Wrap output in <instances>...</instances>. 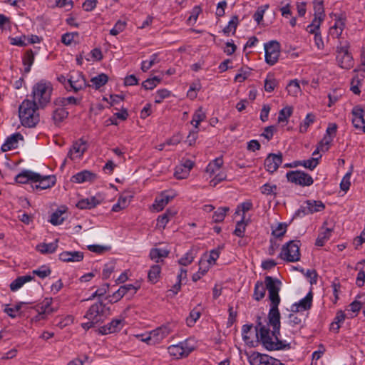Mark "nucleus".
Wrapping results in <instances>:
<instances>
[{"label": "nucleus", "mask_w": 365, "mask_h": 365, "mask_svg": "<svg viewBox=\"0 0 365 365\" xmlns=\"http://www.w3.org/2000/svg\"><path fill=\"white\" fill-rule=\"evenodd\" d=\"M34 277L31 275H24L18 277L10 284V289L13 292L19 289L25 283L31 281Z\"/></svg>", "instance_id": "obj_32"}, {"label": "nucleus", "mask_w": 365, "mask_h": 365, "mask_svg": "<svg viewBox=\"0 0 365 365\" xmlns=\"http://www.w3.org/2000/svg\"><path fill=\"white\" fill-rule=\"evenodd\" d=\"M194 349V346L187 339L168 346V351L173 359H178L187 357Z\"/></svg>", "instance_id": "obj_7"}, {"label": "nucleus", "mask_w": 365, "mask_h": 365, "mask_svg": "<svg viewBox=\"0 0 365 365\" xmlns=\"http://www.w3.org/2000/svg\"><path fill=\"white\" fill-rule=\"evenodd\" d=\"M265 51V62L269 65H274L279 59L280 55V44L278 41L272 40L264 45Z\"/></svg>", "instance_id": "obj_11"}, {"label": "nucleus", "mask_w": 365, "mask_h": 365, "mask_svg": "<svg viewBox=\"0 0 365 365\" xmlns=\"http://www.w3.org/2000/svg\"><path fill=\"white\" fill-rule=\"evenodd\" d=\"M81 102L80 98H76L73 96L67 98H58L54 101V103L56 106H66V105H78Z\"/></svg>", "instance_id": "obj_44"}, {"label": "nucleus", "mask_w": 365, "mask_h": 365, "mask_svg": "<svg viewBox=\"0 0 365 365\" xmlns=\"http://www.w3.org/2000/svg\"><path fill=\"white\" fill-rule=\"evenodd\" d=\"M170 251L166 249L153 248L150 251L149 256L151 259L155 260L157 263L163 262L160 258H165L168 256Z\"/></svg>", "instance_id": "obj_30"}, {"label": "nucleus", "mask_w": 365, "mask_h": 365, "mask_svg": "<svg viewBox=\"0 0 365 365\" xmlns=\"http://www.w3.org/2000/svg\"><path fill=\"white\" fill-rule=\"evenodd\" d=\"M36 53L31 49L27 50L22 58V62L24 66V73H28L31 71V66L34 63Z\"/></svg>", "instance_id": "obj_28"}, {"label": "nucleus", "mask_w": 365, "mask_h": 365, "mask_svg": "<svg viewBox=\"0 0 365 365\" xmlns=\"http://www.w3.org/2000/svg\"><path fill=\"white\" fill-rule=\"evenodd\" d=\"M240 23L239 18L237 15H235L232 17L230 21L228 22V24L223 29V33L229 36L230 33L234 35L236 32L237 27Z\"/></svg>", "instance_id": "obj_41"}, {"label": "nucleus", "mask_w": 365, "mask_h": 365, "mask_svg": "<svg viewBox=\"0 0 365 365\" xmlns=\"http://www.w3.org/2000/svg\"><path fill=\"white\" fill-rule=\"evenodd\" d=\"M287 227L286 223H279L274 229L272 228V234L276 237H281L286 232Z\"/></svg>", "instance_id": "obj_63"}, {"label": "nucleus", "mask_w": 365, "mask_h": 365, "mask_svg": "<svg viewBox=\"0 0 365 365\" xmlns=\"http://www.w3.org/2000/svg\"><path fill=\"white\" fill-rule=\"evenodd\" d=\"M265 293L264 283L262 281H257L255 284L253 298L257 301H259L264 297Z\"/></svg>", "instance_id": "obj_38"}, {"label": "nucleus", "mask_w": 365, "mask_h": 365, "mask_svg": "<svg viewBox=\"0 0 365 365\" xmlns=\"http://www.w3.org/2000/svg\"><path fill=\"white\" fill-rule=\"evenodd\" d=\"M194 255L192 251H189L185 253L179 260L178 263L183 266H187L191 264L194 260Z\"/></svg>", "instance_id": "obj_62"}, {"label": "nucleus", "mask_w": 365, "mask_h": 365, "mask_svg": "<svg viewBox=\"0 0 365 365\" xmlns=\"http://www.w3.org/2000/svg\"><path fill=\"white\" fill-rule=\"evenodd\" d=\"M293 108L292 106H286L279 112L277 120L279 123L287 122L288 118L292 115Z\"/></svg>", "instance_id": "obj_49"}, {"label": "nucleus", "mask_w": 365, "mask_h": 365, "mask_svg": "<svg viewBox=\"0 0 365 365\" xmlns=\"http://www.w3.org/2000/svg\"><path fill=\"white\" fill-rule=\"evenodd\" d=\"M301 243L299 240H291L282 247L279 257L289 262H298L300 259L299 251Z\"/></svg>", "instance_id": "obj_5"}, {"label": "nucleus", "mask_w": 365, "mask_h": 365, "mask_svg": "<svg viewBox=\"0 0 365 365\" xmlns=\"http://www.w3.org/2000/svg\"><path fill=\"white\" fill-rule=\"evenodd\" d=\"M128 205L127 197L120 196L118 198L117 203L114 204L112 207L113 212H119L125 208Z\"/></svg>", "instance_id": "obj_55"}, {"label": "nucleus", "mask_w": 365, "mask_h": 365, "mask_svg": "<svg viewBox=\"0 0 365 365\" xmlns=\"http://www.w3.org/2000/svg\"><path fill=\"white\" fill-rule=\"evenodd\" d=\"M58 240L56 239L51 243H41L36 246V250L41 254H51L58 248Z\"/></svg>", "instance_id": "obj_27"}, {"label": "nucleus", "mask_w": 365, "mask_h": 365, "mask_svg": "<svg viewBox=\"0 0 365 365\" xmlns=\"http://www.w3.org/2000/svg\"><path fill=\"white\" fill-rule=\"evenodd\" d=\"M331 232V229L325 228L323 225L322 227L321 228V232H319L316 240L315 245L319 247H322L324 245V243L329 240Z\"/></svg>", "instance_id": "obj_34"}, {"label": "nucleus", "mask_w": 365, "mask_h": 365, "mask_svg": "<svg viewBox=\"0 0 365 365\" xmlns=\"http://www.w3.org/2000/svg\"><path fill=\"white\" fill-rule=\"evenodd\" d=\"M315 118H316L315 115L313 113H308L306 115L303 122L301 123V124L299 125V132L302 133H306L307 131L309 125L315 121Z\"/></svg>", "instance_id": "obj_47"}, {"label": "nucleus", "mask_w": 365, "mask_h": 365, "mask_svg": "<svg viewBox=\"0 0 365 365\" xmlns=\"http://www.w3.org/2000/svg\"><path fill=\"white\" fill-rule=\"evenodd\" d=\"M300 166H303L307 169L313 170L319 164V160L317 158H312L305 160H299Z\"/></svg>", "instance_id": "obj_56"}, {"label": "nucleus", "mask_w": 365, "mask_h": 365, "mask_svg": "<svg viewBox=\"0 0 365 365\" xmlns=\"http://www.w3.org/2000/svg\"><path fill=\"white\" fill-rule=\"evenodd\" d=\"M314 18L310 25L307 26L308 32L319 30L321 22L324 20L325 14L323 1H314Z\"/></svg>", "instance_id": "obj_12"}, {"label": "nucleus", "mask_w": 365, "mask_h": 365, "mask_svg": "<svg viewBox=\"0 0 365 365\" xmlns=\"http://www.w3.org/2000/svg\"><path fill=\"white\" fill-rule=\"evenodd\" d=\"M39 177V174L29 170H24L15 177V182L19 184H25L29 182L34 183V180Z\"/></svg>", "instance_id": "obj_22"}, {"label": "nucleus", "mask_w": 365, "mask_h": 365, "mask_svg": "<svg viewBox=\"0 0 365 365\" xmlns=\"http://www.w3.org/2000/svg\"><path fill=\"white\" fill-rule=\"evenodd\" d=\"M160 82V78L155 76L151 78H148L143 82L142 86L146 90H152Z\"/></svg>", "instance_id": "obj_57"}, {"label": "nucleus", "mask_w": 365, "mask_h": 365, "mask_svg": "<svg viewBox=\"0 0 365 365\" xmlns=\"http://www.w3.org/2000/svg\"><path fill=\"white\" fill-rule=\"evenodd\" d=\"M66 210L65 208L56 210L51 214L49 222L53 225H61L66 220V217L64 216V215H66Z\"/></svg>", "instance_id": "obj_31"}, {"label": "nucleus", "mask_w": 365, "mask_h": 365, "mask_svg": "<svg viewBox=\"0 0 365 365\" xmlns=\"http://www.w3.org/2000/svg\"><path fill=\"white\" fill-rule=\"evenodd\" d=\"M305 202L309 214L322 211L325 208L324 204L320 200H308Z\"/></svg>", "instance_id": "obj_36"}, {"label": "nucleus", "mask_w": 365, "mask_h": 365, "mask_svg": "<svg viewBox=\"0 0 365 365\" xmlns=\"http://www.w3.org/2000/svg\"><path fill=\"white\" fill-rule=\"evenodd\" d=\"M83 252L65 251L59 255V259L65 262H78L83 259Z\"/></svg>", "instance_id": "obj_25"}, {"label": "nucleus", "mask_w": 365, "mask_h": 365, "mask_svg": "<svg viewBox=\"0 0 365 365\" xmlns=\"http://www.w3.org/2000/svg\"><path fill=\"white\" fill-rule=\"evenodd\" d=\"M334 15L335 17V23L334 26H335L336 28H338L339 30H341L343 31L345 28L346 21V17L345 14H334Z\"/></svg>", "instance_id": "obj_51"}, {"label": "nucleus", "mask_w": 365, "mask_h": 365, "mask_svg": "<svg viewBox=\"0 0 365 365\" xmlns=\"http://www.w3.org/2000/svg\"><path fill=\"white\" fill-rule=\"evenodd\" d=\"M361 81L357 75L354 76L351 81L350 90L356 95H359L361 93L359 88Z\"/></svg>", "instance_id": "obj_58"}, {"label": "nucleus", "mask_w": 365, "mask_h": 365, "mask_svg": "<svg viewBox=\"0 0 365 365\" xmlns=\"http://www.w3.org/2000/svg\"><path fill=\"white\" fill-rule=\"evenodd\" d=\"M70 87L77 92L86 86V81L82 73H76L70 75L68 79Z\"/></svg>", "instance_id": "obj_19"}, {"label": "nucleus", "mask_w": 365, "mask_h": 365, "mask_svg": "<svg viewBox=\"0 0 365 365\" xmlns=\"http://www.w3.org/2000/svg\"><path fill=\"white\" fill-rule=\"evenodd\" d=\"M230 208L228 207H219L212 215V220L215 222H221L224 220Z\"/></svg>", "instance_id": "obj_46"}, {"label": "nucleus", "mask_w": 365, "mask_h": 365, "mask_svg": "<svg viewBox=\"0 0 365 365\" xmlns=\"http://www.w3.org/2000/svg\"><path fill=\"white\" fill-rule=\"evenodd\" d=\"M264 286L268 291L270 301V309L267 317L257 316V330L263 345L267 349L287 348L286 340L279 339L280 336V313L278 306L280 303L279 292L282 282L277 278L266 276Z\"/></svg>", "instance_id": "obj_1"}, {"label": "nucleus", "mask_w": 365, "mask_h": 365, "mask_svg": "<svg viewBox=\"0 0 365 365\" xmlns=\"http://www.w3.org/2000/svg\"><path fill=\"white\" fill-rule=\"evenodd\" d=\"M124 325V319H115L107 324L101 327L98 331L102 335H106L119 331Z\"/></svg>", "instance_id": "obj_17"}, {"label": "nucleus", "mask_w": 365, "mask_h": 365, "mask_svg": "<svg viewBox=\"0 0 365 365\" xmlns=\"http://www.w3.org/2000/svg\"><path fill=\"white\" fill-rule=\"evenodd\" d=\"M247 355L251 365H285L277 359L257 351H252Z\"/></svg>", "instance_id": "obj_9"}, {"label": "nucleus", "mask_w": 365, "mask_h": 365, "mask_svg": "<svg viewBox=\"0 0 365 365\" xmlns=\"http://www.w3.org/2000/svg\"><path fill=\"white\" fill-rule=\"evenodd\" d=\"M175 212L170 210H167L165 213L158 216L157 219L156 227L160 229H164L170 219L175 215Z\"/></svg>", "instance_id": "obj_33"}, {"label": "nucleus", "mask_w": 365, "mask_h": 365, "mask_svg": "<svg viewBox=\"0 0 365 365\" xmlns=\"http://www.w3.org/2000/svg\"><path fill=\"white\" fill-rule=\"evenodd\" d=\"M37 180H34L35 185H32L34 189L46 190L53 187L56 184V177L54 175L42 176L39 174Z\"/></svg>", "instance_id": "obj_18"}, {"label": "nucleus", "mask_w": 365, "mask_h": 365, "mask_svg": "<svg viewBox=\"0 0 365 365\" xmlns=\"http://www.w3.org/2000/svg\"><path fill=\"white\" fill-rule=\"evenodd\" d=\"M109 314V307H106V304H103L102 301H98L89 307L84 315V318L99 323L102 322Z\"/></svg>", "instance_id": "obj_6"}, {"label": "nucleus", "mask_w": 365, "mask_h": 365, "mask_svg": "<svg viewBox=\"0 0 365 365\" xmlns=\"http://www.w3.org/2000/svg\"><path fill=\"white\" fill-rule=\"evenodd\" d=\"M172 197L170 196L163 194L160 198H156L153 207L157 211H160L163 207L169 202Z\"/></svg>", "instance_id": "obj_50"}, {"label": "nucleus", "mask_w": 365, "mask_h": 365, "mask_svg": "<svg viewBox=\"0 0 365 365\" xmlns=\"http://www.w3.org/2000/svg\"><path fill=\"white\" fill-rule=\"evenodd\" d=\"M51 269L46 265L41 266L39 268L33 270V274L37 275L41 279H43L48 276L51 274Z\"/></svg>", "instance_id": "obj_61"}, {"label": "nucleus", "mask_w": 365, "mask_h": 365, "mask_svg": "<svg viewBox=\"0 0 365 365\" xmlns=\"http://www.w3.org/2000/svg\"><path fill=\"white\" fill-rule=\"evenodd\" d=\"M99 203L100 202L95 197H92L79 200L76 204V207L81 210L91 209Z\"/></svg>", "instance_id": "obj_35"}, {"label": "nucleus", "mask_w": 365, "mask_h": 365, "mask_svg": "<svg viewBox=\"0 0 365 365\" xmlns=\"http://www.w3.org/2000/svg\"><path fill=\"white\" fill-rule=\"evenodd\" d=\"M40 107L31 100L25 99L19 107V116L23 126L34 128L39 122Z\"/></svg>", "instance_id": "obj_2"}, {"label": "nucleus", "mask_w": 365, "mask_h": 365, "mask_svg": "<svg viewBox=\"0 0 365 365\" xmlns=\"http://www.w3.org/2000/svg\"><path fill=\"white\" fill-rule=\"evenodd\" d=\"M332 141V138L331 137H328L324 135L322 140L318 144L317 149L313 152L312 155H316L319 153V151L326 152L329 148V145Z\"/></svg>", "instance_id": "obj_43"}, {"label": "nucleus", "mask_w": 365, "mask_h": 365, "mask_svg": "<svg viewBox=\"0 0 365 365\" xmlns=\"http://www.w3.org/2000/svg\"><path fill=\"white\" fill-rule=\"evenodd\" d=\"M87 149L86 143L83 139L73 143L68 153V157L72 160L81 159Z\"/></svg>", "instance_id": "obj_16"}, {"label": "nucleus", "mask_w": 365, "mask_h": 365, "mask_svg": "<svg viewBox=\"0 0 365 365\" xmlns=\"http://www.w3.org/2000/svg\"><path fill=\"white\" fill-rule=\"evenodd\" d=\"M349 44L338 46L336 47V61L338 65L344 69L349 70L354 66V59L349 52Z\"/></svg>", "instance_id": "obj_10"}, {"label": "nucleus", "mask_w": 365, "mask_h": 365, "mask_svg": "<svg viewBox=\"0 0 365 365\" xmlns=\"http://www.w3.org/2000/svg\"><path fill=\"white\" fill-rule=\"evenodd\" d=\"M222 164V158H217L207 165L206 168V172L210 175H215L216 173L220 170Z\"/></svg>", "instance_id": "obj_39"}, {"label": "nucleus", "mask_w": 365, "mask_h": 365, "mask_svg": "<svg viewBox=\"0 0 365 365\" xmlns=\"http://www.w3.org/2000/svg\"><path fill=\"white\" fill-rule=\"evenodd\" d=\"M173 331L170 324L163 325L150 331L154 344L160 343Z\"/></svg>", "instance_id": "obj_20"}, {"label": "nucleus", "mask_w": 365, "mask_h": 365, "mask_svg": "<svg viewBox=\"0 0 365 365\" xmlns=\"http://www.w3.org/2000/svg\"><path fill=\"white\" fill-rule=\"evenodd\" d=\"M96 178L97 175L96 173L84 170L73 175L71 181L76 183H83L85 182H93Z\"/></svg>", "instance_id": "obj_24"}, {"label": "nucleus", "mask_w": 365, "mask_h": 365, "mask_svg": "<svg viewBox=\"0 0 365 365\" xmlns=\"http://www.w3.org/2000/svg\"><path fill=\"white\" fill-rule=\"evenodd\" d=\"M182 166L184 167L185 170L182 175H181V173H180V171H179L180 169H175L174 175H175V178L178 179L186 178L188 176L190 170L193 168L194 163L192 160H187L185 161Z\"/></svg>", "instance_id": "obj_40"}, {"label": "nucleus", "mask_w": 365, "mask_h": 365, "mask_svg": "<svg viewBox=\"0 0 365 365\" xmlns=\"http://www.w3.org/2000/svg\"><path fill=\"white\" fill-rule=\"evenodd\" d=\"M277 85L276 79L272 76H268L264 81V90L267 92H272L274 90Z\"/></svg>", "instance_id": "obj_60"}, {"label": "nucleus", "mask_w": 365, "mask_h": 365, "mask_svg": "<svg viewBox=\"0 0 365 365\" xmlns=\"http://www.w3.org/2000/svg\"><path fill=\"white\" fill-rule=\"evenodd\" d=\"M286 178L289 182L302 187L310 186L314 182L309 174L299 170L287 172Z\"/></svg>", "instance_id": "obj_8"}, {"label": "nucleus", "mask_w": 365, "mask_h": 365, "mask_svg": "<svg viewBox=\"0 0 365 365\" xmlns=\"http://www.w3.org/2000/svg\"><path fill=\"white\" fill-rule=\"evenodd\" d=\"M206 118V114L202 110V108L200 107L193 114L191 124L194 125L195 128H198V125L201 122L205 120Z\"/></svg>", "instance_id": "obj_42"}, {"label": "nucleus", "mask_w": 365, "mask_h": 365, "mask_svg": "<svg viewBox=\"0 0 365 365\" xmlns=\"http://www.w3.org/2000/svg\"><path fill=\"white\" fill-rule=\"evenodd\" d=\"M52 301V298H45L40 304L37 305L38 315L36 317L37 320L45 319L48 314L57 310L56 308L51 307Z\"/></svg>", "instance_id": "obj_14"}, {"label": "nucleus", "mask_w": 365, "mask_h": 365, "mask_svg": "<svg viewBox=\"0 0 365 365\" xmlns=\"http://www.w3.org/2000/svg\"><path fill=\"white\" fill-rule=\"evenodd\" d=\"M352 170H353V168L351 167L350 170L345 174V175L343 177V178L341 181L340 188L341 190H343L344 192L348 191L350 187V185H351L350 178H351V175L352 173Z\"/></svg>", "instance_id": "obj_52"}, {"label": "nucleus", "mask_w": 365, "mask_h": 365, "mask_svg": "<svg viewBox=\"0 0 365 365\" xmlns=\"http://www.w3.org/2000/svg\"><path fill=\"white\" fill-rule=\"evenodd\" d=\"M302 314H298V312H292L289 314L287 325L292 328L290 331L292 334H294L297 329H299L303 327L302 325Z\"/></svg>", "instance_id": "obj_26"}, {"label": "nucleus", "mask_w": 365, "mask_h": 365, "mask_svg": "<svg viewBox=\"0 0 365 365\" xmlns=\"http://www.w3.org/2000/svg\"><path fill=\"white\" fill-rule=\"evenodd\" d=\"M160 273L161 267L159 264H153L150 267L148 273V281L153 284L157 283L160 279Z\"/></svg>", "instance_id": "obj_37"}, {"label": "nucleus", "mask_w": 365, "mask_h": 365, "mask_svg": "<svg viewBox=\"0 0 365 365\" xmlns=\"http://www.w3.org/2000/svg\"><path fill=\"white\" fill-rule=\"evenodd\" d=\"M126 22L124 21L118 20L114 25L113 28L110 30V34L117 36L123 32L126 28Z\"/></svg>", "instance_id": "obj_53"}, {"label": "nucleus", "mask_w": 365, "mask_h": 365, "mask_svg": "<svg viewBox=\"0 0 365 365\" xmlns=\"http://www.w3.org/2000/svg\"><path fill=\"white\" fill-rule=\"evenodd\" d=\"M108 81V77L105 73H101L91 79V83L96 89H98L104 86Z\"/></svg>", "instance_id": "obj_45"}, {"label": "nucleus", "mask_w": 365, "mask_h": 365, "mask_svg": "<svg viewBox=\"0 0 365 365\" xmlns=\"http://www.w3.org/2000/svg\"><path fill=\"white\" fill-rule=\"evenodd\" d=\"M200 317V312L199 311H197L195 309H193L190 312V316L186 319L187 324L189 327H192L197 320Z\"/></svg>", "instance_id": "obj_64"}, {"label": "nucleus", "mask_w": 365, "mask_h": 365, "mask_svg": "<svg viewBox=\"0 0 365 365\" xmlns=\"http://www.w3.org/2000/svg\"><path fill=\"white\" fill-rule=\"evenodd\" d=\"M68 112L63 108H56L52 113V120L55 125H58L68 118Z\"/></svg>", "instance_id": "obj_29"}, {"label": "nucleus", "mask_w": 365, "mask_h": 365, "mask_svg": "<svg viewBox=\"0 0 365 365\" xmlns=\"http://www.w3.org/2000/svg\"><path fill=\"white\" fill-rule=\"evenodd\" d=\"M277 187L276 185H270L266 183L260 187V191L262 194L267 195H276Z\"/></svg>", "instance_id": "obj_59"}, {"label": "nucleus", "mask_w": 365, "mask_h": 365, "mask_svg": "<svg viewBox=\"0 0 365 365\" xmlns=\"http://www.w3.org/2000/svg\"><path fill=\"white\" fill-rule=\"evenodd\" d=\"M257 323H258V321L257 319L254 331L252 330L253 327H254L253 324H245L242 326V339L247 344H251L253 346L254 345L253 343L255 341L258 342L267 351L288 350L291 348L290 343H289L287 341V344L289 346L287 348H280V349L279 348V349H272L266 348L263 345V343L262 342V341L259 338V335L258 334V331L257 330Z\"/></svg>", "instance_id": "obj_4"}, {"label": "nucleus", "mask_w": 365, "mask_h": 365, "mask_svg": "<svg viewBox=\"0 0 365 365\" xmlns=\"http://www.w3.org/2000/svg\"><path fill=\"white\" fill-rule=\"evenodd\" d=\"M53 91L52 84L45 80L35 83L32 88V102L37 104L40 108H44L51 101Z\"/></svg>", "instance_id": "obj_3"}, {"label": "nucleus", "mask_w": 365, "mask_h": 365, "mask_svg": "<svg viewBox=\"0 0 365 365\" xmlns=\"http://www.w3.org/2000/svg\"><path fill=\"white\" fill-rule=\"evenodd\" d=\"M23 135L20 133H16L8 137L5 143L1 145L3 152L16 149L18 147L19 140H23Z\"/></svg>", "instance_id": "obj_23"}, {"label": "nucleus", "mask_w": 365, "mask_h": 365, "mask_svg": "<svg viewBox=\"0 0 365 365\" xmlns=\"http://www.w3.org/2000/svg\"><path fill=\"white\" fill-rule=\"evenodd\" d=\"M244 218L245 217L243 216L242 219L237 222L233 232V234L239 237H242L245 235L247 223L244 221Z\"/></svg>", "instance_id": "obj_54"}, {"label": "nucleus", "mask_w": 365, "mask_h": 365, "mask_svg": "<svg viewBox=\"0 0 365 365\" xmlns=\"http://www.w3.org/2000/svg\"><path fill=\"white\" fill-rule=\"evenodd\" d=\"M282 163V154L270 153L264 160V168L269 173H274Z\"/></svg>", "instance_id": "obj_15"}, {"label": "nucleus", "mask_w": 365, "mask_h": 365, "mask_svg": "<svg viewBox=\"0 0 365 365\" xmlns=\"http://www.w3.org/2000/svg\"><path fill=\"white\" fill-rule=\"evenodd\" d=\"M351 114L353 126L365 133L364 110L360 106H356L353 108Z\"/></svg>", "instance_id": "obj_13"}, {"label": "nucleus", "mask_w": 365, "mask_h": 365, "mask_svg": "<svg viewBox=\"0 0 365 365\" xmlns=\"http://www.w3.org/2000/svg\"><path fill=\"white\" fill-rule=\"evenodd\" d=\"M159 62L158 54L153 53L151 55L150 60L143 61L141 63V70L143 72L148 71L153 65Z\"/></svg>", "instance_id": "obj_48"}, {"label": "nucleus", "mask_w": 365, "mask_h": 365, "mask_svg": "<svg viewBox=\"0 0 365 365\" xmlns=\"http://www.w3.org/2000/svg\"><path fill=\"white\" fill-rule=\"evenodd\" d=\"M312 293L309 292L306 297L302 299L299 302L293 304L291 306L290 311L292 312L299 313L300 311L309 309L312 307Z\"/></svg>", "instance_id": "obj_21"}]
</instances>
